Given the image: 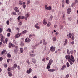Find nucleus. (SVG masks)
Masks as SVG:
<instances>
[{
    "label": "nucleus",
    "instance_id": "27",
    "mask_svg": "<svg viewBox=\"0 0 78 78\" xmlns=\"http://www.w3.org/2000/svg\"><path fill=\"white\" fill-rule=\"evenodd\" d=\"M51 9V7L50 6H49L46 9L47 10H50Z\"/></svg>",
    "mask_w": 78,
    "mask_h": 78
},
{
    "label": "nucleus",
    "instance_id": "40",
    "mask_svg": "<svg viewBox=\"0 0 78 78\" xmlns=\"http://www.w3.org/2000/svg\"><path fill=\"white\" fill-rule=\"evenodd\" d=\"M10 45H11V47H15V45L13 44H12V43H10Z\"/></svg>",
    "mask_w": 78,
    "mask_h": 78
},
{
    "label": "nucleus",
    "instance_id": "28",
    "mask_svg": "<svg viewBox=\"0 0 78 78\" xmlns=\"http://www.w3.org/2000/svg\"><path fill=\"white\" fill-rule=\"evenodd\" d=\"M27 33V30H24L22 32L23 34H25V33Z\"/></svg>",
    "mask_w": 78,
    "mask_h": 78
},
{
    "label": "nucleus",
    "instance_id": "2",
    "mask_svg": "<svg viewBox=\"0 0 78 78\" xmlns=\"http://www.w3.org/2000/svg\"><path fill=\"white\" fill-rule=\"evenodd\" d=\"M55 47L51 46L50 48V50H51V51H52V52H53L54 51H55Z\"/></svg>",
    "mask_w": 78,
    "mask_h": 78
},
{
    "label": "nucleus",
    "instance_id": "9",
    "mask_svg": "<svg viewBox=\"0 0 78 78\" xmlns=\"http://www.w3.org/2000/svg\"><path fill=\"white\" fill-rule=\"evenodd\" d=\"M66 67V65H64L62 66V68L61 69V70H64V69H65Z\"/></svg>",
    "mask_w": 78,
    "mask_h": 78
},
{
    "label": "nucleus",
    "instance_id": "39",
    "mask_svg": "<svg viewBox=\"0 0 78 78\" xmlns=\"http://www.w3.org/2000/svg\"><path fill=\"white\" fill-rule=\"evenodd\" d=\"M66 2L67 4H69V0H66Z\"/></svg>",
    "mask_w": 78,
    "mask_h": 78
},
{
    "label": "nucleus",
    "instance_id": "34",
    "mask_svg": "<svg viewBox=\"0 0 78 78\" xmlns=\"http://www.w3.org/2000/svg\"><path fill=\"white\" fill-rule=\"evenodd\" d=\"M18 51V50H17V49H14V52L16 53H17Z\"/></svg>",
    "mask_w": 78,
    "mask_h": 78
},
{
    "label": "nucleus",
    "instance_id": "64",
    "mask_svg": "<svg viewBox=\"0 0 78 78\" xmlns=\"http://www.w3.org/2000/svg\"><path fill=\"white\" fill-rule=\"evenodd\" d=\"M16 30H18V31L19 32V28L17 27V28H16Z\"/></svg>",
    "mask_w": 78,
    "mask_h": 78
},
{
    "label": "nucleus",
    "instance_id": "6",
    "mask_svg": "<svg viewBox=\"0 0 78 78\" xmlns=\"http://www.w3.org/2000/svg\"><path fill=\"white\" fill-rule=\"evenodd\" d=\"M70 12H72V9L70 8H68L67 9V13L68 14H70Z\"/></svg>",
    "mask_w": 78,
    "mask_h": 78
},
{
    "label": "nucleus",
    "instance_id": "62",
    "mask_svg": "<svg viewBox=\"0 0 78 78\" xmlns=\"http://www.w3.org/2000/svg\"><path fill=\"white\" fill-rule=\"evenodd\" d=\"M12 74L11 72H10V76H12Z\"/></svg>",
    "mask_w": 78,
    "mask_h": 78
},
{
    "label": "nucleus",
    "instance_id": "20",
    "mask_svg": "<svg viewBox=\"0 0 78 78\" xmlns=\"http://www.w3.org/2000/svg\"><path fill=\"white\" fill-rule=\"evenodd\" d=\"M11 14H12V15H15L16 16H17L16 12H12L11 13Z\"/></svg>",
    "mask_w": 78,
    "mask_h": 78
},
{
    "label": "nucleus",
    "instance_id": "21",
    "mask_svg": "<svg viewBox=\"0 0 78 78\" xmlns=\"http://www.w3.org/2000/svg\"><path fill=\"white\" fill-rule=\"evenodd\" d=\"M20 53H22L23 52V48H20Z\"/></svg>",
    "mask_w": 78,
    "mask_h": 78
},
{
    "label": "nucleus",
    "instance_id": "29",
    "mask_svg": "<svg viewBox=\"0 0 78 78\" xmlns=\"http://www.w3.org/2000/svg\"><path fill=\"white\" fill-rule=\"evenodd\" d=\"M51 25V23H50V22H49L47 24V27H50V26Z\"/></svg>",
    "mask_w": 78,
    "mask_h": 78
},
{
    "label": "nucleus",
    "instance_id": "50",
    "mask_svg": "<svg viewBox=\"0 0 78 78\" xmlns=\"http://www.w3.org/2000/svg\"><path fill=\"white\" fill-rule=\"evenodd\" d=\"M2 31H3V29L1 28H0V33H2Z\"/></svg>",
    "mask_w": 78,
    "mask_h": 78
},
{
    "label": "nucleus",
    "instance_id": "5",
    "mask_svg": "<svg viewBox=\"0 0 78 78\" xmlns=\"http://www.w3.org/2000/svg\"><path fill=\"white\" fill-rule=\"evenodd\" d=\"M30 41H31V40L28 37H27L25 40V42H27L28 43H30Z\"/></svg>",
    "mask_w": 78,
    "mask_h": 78
},
{
    "label": "nucleus",
    "instance_id": "58",
    "mask_svg": "<svg viewBox=\"0 0 78 78\" xmlns=\"http://www.w3.org/2000/svg\"><path fill=\"white\" fill-rule=\"evenodd\" d=\"M45 8L46 9H47L48 8V7H47V5H45Z\"/></svg>",
    "mask_w": 78,
    "mask_h": 78
},
{
    "label": "nucleus",
    "instance_id": "26",
    "mask_svg": "<svg viewBox=\"0 0 78 78\" xmlns=\"http://www.w3.org/2000/svg\"><path fill=\"white\" fill-rule=\"evenodd\" d=\"M19 3L20 5H22L23 3V2L22 1H20L19 2Z\"/></svg>",
    "mask_w": 78,
    "mask_h": 78
},
{
    "label": "nucleus",
    "instance_id": "25",
    "mask_svg": "<svg viewBox=\"0 0 78 78\" xmlns=\"http://www.w3.org/2000/svg\"><path fill=\"white\" fill-rule=\"evenodd\" d=\"M5 52H6V50H4L2 51L1 54L2 55H3V54H4V53H5Z\"/></svg>",
    "mask_w": 78,
    "mask_h": 78
},
{
    "label": "nucleus",
    "instance_id": "43",
    "mask_svg": "<svg viewBox=\"0 0 78 78\" xmlns=\"http://www.w3.org/2000/svg\"><path fill=\"white\" fill-rule=\"evenodd\" d=\"M60 30H62L63 29V26L62 25L60 26Z\"/></svg>",
    "mask_w": 78,
    "mask_h": 78
},
{
    "label": "nucleus",
    "instance_id": "10",
    "mask_svg": "<svg viewBox=\"0 0 78 78\" xmlns=\"http://www.w3.org/2000/svg\"><path fill=\"white\" fill-rule=\"evenodd\" d=\"M24 19V16H19L18 17L17 19L18 20H19L20 19Z\"/></svg>",
    "mask_w": 78,
    "mask_h": 78
},
{
    "label": "nucleus",
    "instance_id": "18",
    "mask_svg": "<svg viewBox=\"0 0 78 78\" xmlns=\"http://www.w3.org/2000/svg\"><path fill=\"white\" fill-rule=\"evenodd\" d=\"M23 8L25 9V8H26V5H25V4L26 3H25V2H23Z\"/></svg>",
    "mask_w": 78,
    "mask_h": 78
},
{
    "label": "nucleus",
    "instance_id": "7",
    "mask_svg": "<svg viewBox=\"0 0 78 78\" xmlns=\"http://www.w3.org/2000/svg\"><path fill=\"white\" fill-rule=\"evenodd\" d=\"M14 10L15 12H19V9L17 7H16L14 8Z\"/></svg>",
    "mask_w": 78,
    "mask_h": 78
},
{
    "label": "nucleus",
    "instance_id": "3",
    "mask_svg": "<svg viewBox=\"0 0 78 78\" xmlns=\"http://www.w3.org/2000/svg\"><path fill=\"white\" fill-rule=\"evenodd\" d=\"M65 58L66 59L68 60V61L69 60H71V59H72V58H71V56L69 55H66Z\"/></svg>",
    "mask_w": 78,
    "mask_h": 78
},
{
    "label": "nucleus",
    "instance_id": "48",
    "mask_svg": "<svg viewBox=\"0 0 78 78\" xmlns=\"http://www.w3.org/2000/svg\"><path fill=\"white\" fill-rule=\"evenodd\" d=\"M6 23L7 25H9V21H7L6 22Z\"/></svg>",
    "mask_w": 78,
    "mask_h": 78
},
{
    "label": "nucleus",
    "instance_id": "49",
    "mask_svg": "<svg viewBox=\"0 0 78 78\" xmlns=\"http://www.w3.org/2000/svg\"><path fill=\"white\" fill-rule=\"evenodd\" d=\"M3 60V58L2 57H0V62Z\"/></svg>",
    "mask_w": 78,
    "mask_h": 78
},
{
    "label": "nucleus",
    "instance_id": "51",
    "mask_svg": "<svg viewBox=\"0 0 78 78\" xmlns=\"http://www.w3.org/2000/svg\"><path fill=\"white\" fill-rule=\"evenodd\" d=\"M27 4H30V0H28L27 1Z\"/></svg>",
    "mask_w": 78,
    "mask_h": 78
},
{
    "label": "nucleus",
    "instance_id": "61",
    "mask_svg": "<svg viewBox=\"0 0 78 78\" xmlns=\"http://www.w3.org/2000/svg\"><path fill=\"white\" fill-rule=\"evenodd\" d=\"M58 34H59V32H56V33H55V34L56 35H58Z\"/></svg>",
    "mask_w": 78,
    "mask_h": 78
},
{
    "label": "nucleus",
    "instance_id": "41",
    "mask_svg": "<svg viewBox=\"0 0 78 78\" xmlns=\"http://www.w3.org/2000/svg\"><path fill=\"white\" fill-rule=\"evenodd\" d=\"M29 59H27V61H26V62H27V63H28V65H29Z\"/></svg>",
    "mask_w": 78,
    "mask_h": 78
},
{
    "label": "nucleus",
    "instance_id": "16",
    "mask_svg": "<svg viewBox=\"0 0 78 78\" xmlns=\"http://www.w3.org/2000/svg\"><path fill=\"white\" fill-rule=\"evenodd\" d=\"M67 39H65V43H64V46H65V45H66V44H67Z\"/></svg>",
    "mask_w": 78,
    "mask_h": 78
},
{
    "label": "nucleus",
    "instance_id": "57",
    "mask_svg": "<svg viewBox=\"0 0 78 78\" xmlns=\"http://www.w3.org/2000/svg\"><path fill=\"white\" fill-rule=\"evenodd\" d=\"M7 31H8V32H10V29L8 28V29H7Z\"/></svg>",
    "mask_w": 78,
    "mask_h": 78
},
{
    "label": "nucleus",
    "instance_id": "15",
    "mask_svg": "<svg viewBox=\"0 0 78 78\" xmlns=\"http://www.w3.org/2000/svg\"><path fill=\"white\" fill-rule=\"evenodd\" d=\"M43 24H44V25H47V21H46V20L45 19H44L43 20Z\"/></svg>",
    "mask_w": 78,
    "mask_h": 78
},
{
    "label": "nucleus",
    "instance_id": "19",
    "mask_svg": "<svg viewBox=\"0 0 78 78\" xmlns=\"http://www.w3.org/2000/svg\"><path fill=\"white\" fill-rule=\"evenodd\" d=\"M19 33H18L17 34H16L15 35V37L16 38H18V37H20V36L19 35Z\"/></svg>",
    "mask_w": 78,
    "mask_h": 78
},
{
    "label": "nucleus",
    "instance_id": "24",
    "mask_svg": "<svg viewBox=\"0 0 78 78\" xmlns=\"http://www.w3.org/2000/svg\"><path fill=\"white\" fill-rule=\"evenodd\" d=\"M4 39H5V37H4L1 38V42H4Z\"/></svg>",
    "mask_w": 78,
    "mask_h": 78
},
{
    "label": "nucleus",
    "instance_id": "52",
    "mask_svg": "<svg viewBox=\"0 0 78 78\" xmlns=\"http://www.w3.org/2000/svg\"><path fill=\"white\" fill-rule=\"evenodd\" d=\"M70 53L71 54H73V51H70Z\"/></svg>",
    "mask_w": 78,
    "mask_h": 78
},
{
    "label": "nucleus",
    "instance_id": "45",
    "mask_svg": "<svg viewBox=\"0 0 78 78\" xmlns=\"http://www.w3.org/2000/svg\"><path fill=\"white\" fill-rule=\"evenodd\" d=\"M7 56L8 58H10V54L9 53H8L7 55Z\"/></svg>",
    "mask_w": 78,
    "mask_h": 78
},
{
    "label": "nucleus",
    "instance_id": "55",
    "mask_svg": "<svg viewBox=\"0 0 78 78\" xmlns=\"http://www.w3.org/2000/svg\"><path fill=\"white\" fill-rule=\"evenodd\" d=\"M38 24H39V23H37V24H36L35 25V27H37V25H38Z\"/></svg>",
    "mask_w": 78,
    "mask_h": 78
},
{
    "label": "nucleus",
    "instance_id": "56",
    "mask_svg": "<svg viewBox=\"0 0 78 78\" xmlns=\"http://www.w3.org/2000/svg\"><path fill=\"white\" fill-rule=\"evenodd\" d=\"M10 36V33H8L7 34V36L8 37H9V36Z\"/></svg>",
    "mask_w": 78,
    "mask_h": 78
},
{
    "label": "nucleus",
    "instance_id": "14",
    "mask_svg": "<svg viewBox=\"0 0 78 78\" xmlns=\"http://www.w3.org/2000/svg\"><path fill=\"white\" fill-rule=\"evenodd\" d=\"M53 60L51 59H50V60H49V62L48 64H50V65H51V64L53 63Z\"/></svg>",
    "mask_w": 78,
    "mask_h": 78
},
{
    "label": "nucleus",
    "instance_id": "54",
    "mask_svg": "<svg viewBox=\"0 0 78 78\" xmlns=\"http://www.w3.org/2000/svg\"><path fill=\"white\" fill-rule=\"evenodd\" d=\"M35 28L37 29H39V28H40V27L39 26H37L35 27Z\"/></svg>",
    "mask_w": 78,
    "mask_h": 78
},
{
    "label": "nucleus",
    "instance_id": "30",
    "mask_svg": "<svg viewBox=\"0 0 78 78\" xmlns=\"http://www.w3.org/2000/svg\"><path fill=\"white\" fill-rule=\"evenodd\" d=\"M69 38H71L72 37V34L71 33H69Z\"/></svg>",
    "mask_w": 78,
    "mask_h": 78
},
{
    "label": "nucleus",
    "instance_id": "44",
    "mask_svg": "<svg viewBox=\"0 0 78 78\" xmlns=\"http://www.w3.org/2000/svg\"><path fill=\"white\" fill-rule=\"evenodd\" d=\"M3 35H2V34H0V38L2 37H2H3Z\"/></svg>",
    "mask_w": 78,
    "mask_h": 78
},
{
    "label": "nucleus",
    "instance_id": "8",
    "mask_svg": "<svg viewBox=\"0 0 78 78\" xmlns=\"http://www.w3.org/2000/svg\"><path fill=\"white\" fill-rule=\"evenodd\" d=\"M48 71L50 72H55V69H48Z\"/></svg>",
    "mask_w": 78,
    "mask_h": 78
},
{
    "label": "nucleus",
    "instance_id": "37",
    "mask_svg": "<svg viewBox=\"0 0 78 78\" xmlns=\"http://www.w3.org/2000/svg\"><path fill=\"white\" fill-rule=\"evenodd\" d=\"M67 53L68 55H70V51H69V50L67 49Z\"/></svg>",
    "mask_w": 78,
    "mask_h": 78
},
{
    "label": "nucleus",
    "instance_id": "33",
    "mask_svg": "<svg viewBox=\"0 0 78 78\" xmlns=\"http://www.w3.org/2000/svg\"><path fill=\"white\" fill-rule=\"evenodd\" d=\"M34 36V35L33 34V35L31 34H30L29 35V37H31L32 36Z\"/></svg>",
    "mask_w": 78,
    "mask_h": 78
},
{
    "label": "nucleus",
    "instance_id": "53",
    "mask_svg": "<svg viewBox=\"0 0 78 78\" xmlns=\"http://www.w3.org/2000/svg\"><path fill=\"white\" fill-rule=\"evenodd\" d=\"M24 45V44L22 43H21L20 44V45H21V46H22V47H23V45Z\"/></svg>",
    "mask_w": 78,
    "mask_h": 78
},
{
    "label": "nucleus",
    "instance_id": "59",
    "mask_svg": "<svg viewBox=\"0 0 78 78\" xmlns=\"http://www.w3.org/2000/svg\"><path fill=\"white\" fill-rule=\"evenodd\" d=\"M10 60V59H8L7 60V62H9V61Z\"/></svg>",
    "mask_w": 78,
    "mask_h": 78
},
{
    "label": "nucleus",
    "instance_id": "63",
    "mask_svg": "<svg viewBox=\"0 0 78 78\" xmlns=\"http://www.w3.org/2000/svg\"><path fill=\"white\" fill-rule=\"evenodd\" d=\"M32 48H33V49H35V46H32Z\"/></svg>",
    "mask_w": 78,
    "mask_h": 78
},
{
    "label": "nucleus",
    "instance_id": "31",
    "mask_svg": "<svg viewBox=\"0 0 78 78\" xmlns=\"http://www.w3.org/2000/svg\"><path fill=\"white\" fill-rule=\"evenodd\" d=\"M68 20L69 21V22H70L71 20H72V18L71 17H70L68 18Z\"/></svg>",
    "mask_w": 78,
    "mask_h": 78
},
{
    "label": "nucleus",
    "instance_id": "11",
    "mask_svg": "<svg viewBox=\"0 0 78 78\" xmlns=\"http://www.w3.org/2000/svg\"><path fill=\"white\" fill-rule=\"evenodd\" d=\"M47 42H45V39H44L43 40V44L44 45H47Z\"/></svg>",
    "mask_w": 78,
    "mask_h": 78
},
{
    "label": "nucleus",
    "instance_id": "47",
    "mask_svg": "<svg viewBox=\"0 0 78 78\" xmlns=\"http://www.w3.org/2000/svg\"><path fill=\"white\" fill-rule=\"evenodd\" d=\"M46 61H48V60H49L50 59V58H49L48 57H47L46 58Z\"/></svg>",
    "mask_w": 78,
    "mask_h": 78
},
{
    "label": "nucleus",
    "instance_id": "1",
    "mask_svg": "<svg viewBox=\"0 0 78 78\" xmlns=\"http://www.w3.org/2000/svg\"><path fill=\"white\" fill-rule=\"evenodd\" d=\"M71 58L72 59L68 61L70 62V64L71 65H72V64H73V62H75V59L74 58L73 56L72 55L71 56Z\"/></svg>",
    "mask_w": 78,
    "mask_h": 78
},
{
    "label": "nucleus",
    "instance_id": "35",
    "mask_svg": "<svg viewBox=\"0 0 78 78\" xmlns=\"http://www.w3.org/2000/svg\"><path fill=\"white\" fill-rule=\"evenodd\" d=\"M26 16V18H27V17H28V16H30V14H29L27 13L25 15Z\"/></svg>",
    "mask_w": 78,
    "mask_h": 78
},
{
    "label": "nucleus",
    "instance_id": "12",
    "mask_svg": "<svg viewBox=\"0 0 78 78\" xmlns=\"http://www.w3.org/2000/svg\"><path fill=\"white\" fill-rule=\"evenodd\" d=\"M30 57H32V58H33V57H35V56H36V54H30Z\"/></svg>",
    "mask_w": 78,
    "mask_h": 78
},
{
    "label": "nucleus",
    "instance_id": "38",
    "mask_svg": "<svg viewBox=\"0 0 78 78\" xmlns=\"http://www.w3.org/2000/svg\"><path fill=\"white\" fill-rule=\"evenodd\" d=\"M71 39H72V41H74V39H75V37H74V36H72V37H71Z\"/></svg>",
    "mask_w": 78,
    "mask_h": 78
},
{
    "label": "nucleus",
    "instance_id": "13",
    "mask_svg": "<svg viewBox=\"0 0 78 78\" xmlns=\"http://www.w3.org/2000/svg\"><path fill=\"white\" fill-rule=\"evenodd\" d=\"M50 66H51V65L48 64H48L46 67L47 69H48H48H50Z\"/></svg>",
    "mask_w": 78,
    "mask_h": 78
},
{
    "label": "nucleus",
    "instance_id": "42",
    "mask_svg": "<svg viewBox=\"0 0 78 78\" xmlns=\"http://www.w3.org/2000/svg\"><path fill=\"white\" fill-rule=\"evenodd\" d=\"M22 24V22L21 21L19 23L18 25L20 26V25H21Z\"/></svg>",
    "mask_w": 78,
    "mask_h": 78
},
{
    "label": "nucleus",
    "instance_id": "46",
    "mask_svg": "<svg viewBox=\"0 0 78 78\" xmlns=\"http://www.w3.org/2000/svg\"><path fill=\"white\" fill-rule=\"evenodd\" d=\"M42 61L43 62H45V58H43L42 60Z\"/></svg>",
    "mask_w": 78,
    "mask_h": 78
},
{
    "label": "nucleus",
    "instance_id": "4",
    "mask_svg": "<svg viewBox=\"0 0 78 78\" xmlns=\"http://www.w3.org/2000/svg\"><path fill=\"white\" fill-rule=\"evenodd\" d=\"M32 72V69L31 68H30L29 70H28L27 72V73L28 74H30V73H31Z\"/></svg>",
    "mask_w": 78,
    "mask_h": 78
},
{
    "label": "nucleus",
    "instance_id": "22",
    "mask_svg": "<svg viewBox=\"0 0 78 78\" xmlns=\"http://www.w3.org/2000/svg\"><path fill=\"white\" fill-rule=\"evenodd\" d=\"M52 40L53 41H56V37H55L52 38Z\"/></svg>",
    "mask_w": 78,
    "mask_h": 78
},
{
    "label": "nucleus",
    "instance_id": "36",
    "mask_svg": "<svg viewBox=\"0 0 78 78\" xmlns=\"http://www.w3.org/2000/svg\"><path fill=\"white\" fill-rule=\"evenodd\" d=\"M53 19V16L51 15L50 18L49 20H51Z\"/></svg>",
    "mask_w": 78,
    "mask_h": 78
},
{
    "label": "nucleus",
    "instance_id": "17",
    "mask_svg": "<svg viewBox=\"0 0 78 78\" xmlns=\"http://www.w3.org/2000/svg\"><path fill=\"white\" fill-rule=\"evenodd\" d=\"M32 61L34 64H35L36 62V60L34 58H32Z\"/></svg>",
    "mask_w": 78,
    "mask_h": 78
},
{
    "label": "nucleus",
    "instance_id": "60",
    "mask_svg": "<svg viewBox=\"0 0 78 78\" xmlns=\"http://www.w3.org/2000/svg\"><path fill=\"white\" fill-rule=\"evenodd\" d=\"M4 67H5L6 68L7 67V64H5L4 65Z\"/></svg>",
    "mask_w": 78,
    "mask_h": 78
},
{
    "label": "nucleus",
    "instance_id": "23",
    "mask_svg": "<svg viewBox=\"0 0 78 78\" xmlns=\"http://www.w3.org/2000/svg\"><path fill=\"white\" fill-rule=\"evenodd\" d=\"M17 65L16 64H14L13 66V68H14V69H16V68H17Z\"/></svg>",
    "mask_w": 78,
    "mask_h": 78
},
{
    "label": "nucleus",
    "instance_id": "32",
    "mask_svg": "<svg viewBox=\"0 0 78 78\" xmlns=\"http://www.w3.org/2000/svg\"><path fill=\"white\" fill-rule=\"evenodd\" d=\"M66 65H67V67H70V64H69V63L68 62H67Z\"/></svg>",
    "mask_w": 78,
    "mask_h": 78
}]
</instances>
